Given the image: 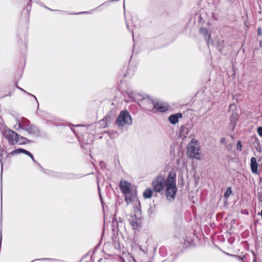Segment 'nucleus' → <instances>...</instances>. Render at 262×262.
<instances>
[{"instance_id": "1", "label": "nucleus", "mask_w": 262, "mask_h": 262, "mask_svg": "<svg viewBox=\"0 0 262 262\" xmlns=\"http://www.w3.org/2000/svg\"><path fill=\"white\" fill-rule=\"evenodd\" d=\"M151 186L154 191L157 193L161 192L165 189L167 199L168 201L173 200L177 191L176 174L170 172L166 178L162 175H159L153 180Z\"/></svg>"}, {"instance_id": "2", "label": "nucleus", "mask_w": 262, "mask_h": 262, "mask_svg": "<svg viewBox=\"0 0 262 262\" xmlns=\"http://www.w3.org/2000/svg\"><path fill=\"white\" fill-rule=\"evenodd\" d=\"M120 188L124 195L125 201L127 205L134 204L137 206L140 204L137 192L133 188L130 183L126 181H122L120 183Z\"/></svg>"}, {"instance_id": "3", "label": "nucleus", "mask_w": 262, "mask_h": 262, "mask_svg": "<svg viewBox=\"0 0 262 262\" xmlns=\"http://www.w3.org/2000/svg\"><path fill=\"white\" fill-rule=\"evenodd\" d=\"M199 150L200 147L198 141L192 139L187 145V154L188 156L190 158L200 160L201 158Z\"/></svg>"}, {"instance_id": "4", "label": "nucleus", "mask_w": 262, "mask_h": 262, "mask_svg": "<svg viewBox=\"0 0 262 262\" xmlns=\"http://www.w3.org/2000/svg\"><path fill=\"white\" fill-rule=\"evenodd\" d=\"M4 136L11 145H14L17 143L21 144L25 143L24 140H26V139L24 138H21L19 139L18 135L10 129H7L4 130Z\"/></svg>"}, {"instance_id": "5", "label": "nucleus", "mask_w": 262, "mask_h": 262, "mask_svg": "<svg viewBox=\"0 0 262 262\" xmlns=\"http://www.w3.org/2000/svg\"><path fill=\"white\" fill-rule=\"evenodd\" d=\"M132 123L131 116L127 111H121L116 119V123L120 126L130 125Z\"/></svg>"}, {"instance_id": "6", "label": "nucleus", "mask_w": 262, "mask_h": 262, "mask_svg": "<svg viewBox=\"0 0 262 262\" xmlns=\"http://www.w3.org/2000/svg\"><path fill=\"white\" fill-rule=\"evenodd\" d=\"M139 104L143 108L148 111L154 112L155 103L150 98H142L141 101L139 102Z\"/></svg>"}, {"instance_id": "7", "label": "nucleus", "mask_w": 262, "mask_h": 262, "mask_svg": "<svg viewBox=\"0 0 262 262\" xmlns=\"http://www.w3.org/2000/svg\"><path fill=\"white\" fill-rule=\"evenodd\" d=\"M168 108L169 105L167 103L159 101L155 103L154 113L156 111L165 112L168 110Z\"/></svg>"}, {"instance_id": "8", "label": "nucleus", "mask_w": 262, "mask_h": 262, "mask_svg": "<svg viewBox=\"0 0 262 262\" xmlns=\"http://www.w3.org/2000/svg\"><path fill=\"white\" fill-rule=\"evenodd\" d=\"M31 9V5L28 4L21 13L20 19L27 23H28L29 20Z\"/></svg>"}, {"instance_id": "9", "label": "nucleus", "mask_w": 262, "mask_h": 262, "mask_svg": "<svg viewBox=\"0 0 262 262\" xmlns=\"http://www.w3.org/2000/svg\"><path fill=\"white\" fill-rule=\"evenodd\" d=\"M30 124L29 121L25 118H21L16 121V125L19 129H25Z\"/></svg>"}, {"instance_id": "10", "label": "nucleus", "mask_w": 262, "mask_h": 262, "mask_svg": "<svg viewBox=\"0 0 262 262\" xmlns=\"http://www.w3.org/2000/svg\"><path fill=\"white\" fill-rule=\"evenodd\" d=\"M250 168L251 172L255 174H258V164L256 159L254 157H252L250 160Z\"/></svg>"}, {"instance_id": "11", "label": "nucleus", "mask_w": 262, "mask_h": 262, "mask_svg": "<svg viewBox=\"0 0 262 262\" xmlns=\"http://www.w3.org/2000/svg\"><path fill=\"white\" fill-rule=\"evenodd\" d=\"M180 136L183 139L188 137L190 134V128L186 126H182L180 129Z\"/></svg>"}, {"instance_id": "12", "label": "nucleus", "mask_w": 262, "mask_h": 262, "mask_svg": "<svg viewBox=\"0 0 262 262\" xmlns=\"http://www.w3.org/2000/svg\"><path fill=\"white\" fill-rule=\"evenodd\" d=\"M129 221L134 229H137L141 223L140 219L135 215L131 216Z\"/></svg>"}, {"instance_id": "13", "label": "nucleus", "mask_w": 262, "mask_h": 262, "mask_svg": "<svg viewBox=\"0 0 262 262\" xmlns=\"http://www.w3.org/2000/svg\"><path fill=\"white\" fill-rule=\"evenodd\" d=\"M21 153H23V154H25L28 155V156L30 157L31 158L33 161H35L32 155L29 151L26 150V149H23V148H18L16 150H14L12 151V152H11L10 153V154L15 155V154H21Z\"/></svg>"}, {"instance_id": "14", "label": "nucleus", "mask_w": 262, "mask_h": 262, "mask_svg": "<svg viewBox=\"0 0 262 262\" xmlns=\"http://www.w3.org/2000/svg\"><path fill=\"white\" fill-rule=\"evenodd\" d=\"M182 115L181 113L171 115L169 117V122L173 124H176L178 122L179 118H181Z\"/></svg>"}, {"instance_id": "15", "label": "nucleus", "mask_w": 262, "mask_h": 262, "mask_svg": "<svg viewBox=\"0 0 262 262\" xmlns=\"http://www.w3.org/2000/svg\"><path fill=\"white\" fill-rule=\"evenodd\" d=\"M200 32L203 35L206 39L209 40L210 39L211 35L206 28L203 27L201 28L200 29Z\"/></svg>"}, {"instance_id": "16", "label": "nucleus", "mask_w": 262, "mask_h": 262, "mask_svg": "<svg viewBox=\"0 0 262 262\" xmlns=\"http://www.w3.org/2000/svg\"><path fill=\"white\" fill-rule=\"evenodd\" d=\"M153 191L150 188L146 189L143 192V195L145 199H149L151 198L153 194Z\"/></svg>"}, {"instance_id": "17", "label": "nucleus", "mask_w": 262, "mask_h": 262, "mask_svg": "<svg viewBox=\"0 0 262 262\" xmlns=\"http://www.w3.org/2000/svg\"><path fill=\"white\" fill-rule=\"evenodd\" d=\"M25 130L27 131L29 134H35L37 132L36 127L30 124L25 129Z\"/></svg>"}, {"instance_id": "18", "label": "nucleus", "mask_w": 262, "mask_h": 262, "mask_svg": "<svg viewBox=\"0 0 262 262\" xmlns=\"http://www.w3.org/2000/svg\"><path fill=\"white\" fill-rule=\"evenodd\" d=\"M232 193V190H231V188L230 187H228L225 193H224V196L225 198H228L230 195Z\"/></svg>"}, {"instance_id": "19", "label": "nucleus", "mask_w": 262, "mask_h": 262, "mask_svg": "<svg viewBox=\"0 0 262 262\" xmlns=\"http://www.w3.org/2000/svg\"><path fill=\"white\" fill-rule=\"evenodd\" d=\"M16 88H17L18 89H19V90H21V91H22L24 92L25 93H27L28 95H31V96H32V97H33L34 98V99H35V100L36 101V102H37V103L38 106H39V103H38V101H37V98H36V97H35V96H34V95H32V94H30V93H29L27 92H26V91H25L23 89H22V88H21L19 87L18 85H17V86H16Z\"/></svg>"}, {"instance_id": "20", "label": "nucleus", "mask_w": 262, "mask_h": 262, "mask_svg": "<svg viewBox=\"0 0 262 262\" xmlns=\"http://www.w3.org/2000/svg\"><path fill=\"white\" fill-rule=\"evenodd\" d=\"M236 149L239 151H242V145L240 141H238L236 144Z\"/></svg>"}, {"instance_id": "21", "label": "nucleus", "mask_w": 262, "mask_h": 262, "mask_svg": "<svg viewBox=\"0 0 262 262\" xmlns=\"http://www.w3.org/2000/svg\"><path fill=\"white\" fill-rule=\"evenodd\" d=\"M99 122H100V124L101 125H103V126H105L106 125V119H103L102 120H101Z\"/></svg>"}, {"instance_id": "22", "label": "nucleus", "mask_w": 262, "mask_h": 262, "mask_svg": "<svg viewBox=\"0 0 262 262\" xmlns=\"http://www.w3.org/2000/svg\"><path fill=\"white\" fill-rule=\"evenodd\" d=\"M257 133L261 138H262V127H259L257 128Z\"/></svg>"}, {"instance_id": "23", "label": "nucleus", "mask_w": 262, "mask_h": 262, "mask_svg": "<svg viewBox=\"0 0 262 262\" xmlns=\"http://www.w3.org/2000/svg\"><path fill=\"white\" fill-rule=\"evenodd\" d=\"M236 108V105L234 104H231L229 105V111L232 109Z\"/></svg>"}, {"instance_id": "24", "label": "nucleus", "mask_w": 262, "mask_h": 262, "mask_svg": "<svg viewBox=\"0 0 262 262\" xmlns=\"http://www.w3.org/2000/svg\"><path fill=\"white\" fill-rule=\"evenodd\" d=\"M2 155H3V151H2L1 153H0V162L1 163L2 170H3V163L2 162Z\"/></svg>"}, {"instance_id": "25", "label": "nucleus", "mask_w": 262, "mask_h": 262, "mask_svg": "<svg viewBox=\"0 0 262 262\" xmlns=\"http://www.w3.org/2000/svg\"><path fill=\"white\" fill-rule=\"evenodd\" d=\"M231 118H232V119H234L235 120H237V114H233V115L232 116Z\"/></svg>"}, {"instance_id": "26", "label": "nucleus", "mask_w": 262, "mask_h": 262, "mask_svg": "<svg viewBox=\"0 0 262 262\" xmlns=\"http://www.w3.org/2000/svg\"><path fill=\"white\" fill-rule=\"evenodd\" d=\"M221 141V142L222 143H225L226 139H225V138H221V141Z\"/></svg>"}, {"instance_id": "27", "label": "nucleus", "mask_w": 262, "mask_h": 262, "mask_svg": "<svg viewBox=\"0 0 262 262\" xmlns=\"http://www.w3.org/2000/svg\"><path fill=\"white\" fill-rule=\"evenodd\" d=\"M87 13V12H80L79 13L81 14V13Z\"/></svg>"}, {"instance_id": "28", "label": "nucleus", "mask_w": 262, "mask_h": 262, "mask_svg": "<svg viewBox=\"0 0 262 262\" xmlns=\"http://www.w3.org/2000/svg\"><path fill=\"white\" fill-rule=\"evenodd\" d=\"M2 238V237L1 236V237L0 245H1Z\"/></svg>"}, {"instance_id": "29", "label": "nucleus", "mask_w": 262, "mask_h": 262, "mask_svg": "<svg viewBox=\"0 0 262 262\" xmlns=\"http://www.w3.org/2000/svg\"><path fill=\"white\" fill-rule=\"evenodd\" d=\"M133 98H134V96H133ZM135 99V101H137V99L136 98H134Z\"/></svg>"}, {"instance_id": "30", "label": "nucleus", "mask_w": 262, "mask_h": 262, "mask_svg": "<svg viewBox=\"0 0 262 262\" xmlns=\"http://www.w3.org/2000/svg\"><path fill=\"white\" fill-rule=\"evenodd\" d=\"M44 259H46V258H42V259H40V260H44Z\"/></svg>"}, {"instance_id": "31", "label": "nucleus", "mask_w": 262, "mask_h": 262, "mask_svg": "<svg viewBox=\"0 0 262 262\" xmlns=\"http://www.w3.org/2000/svg\"><path fill=\"white\" fill-rule=\"evenodd\" d=\"M11 93H9V96H11Z\"/></svg>"}]
</instances>
